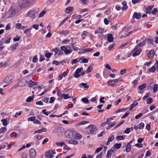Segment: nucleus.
I'll return each mask as SVG.
<instances>
[{
	"instance_id": "423d86ee",
	"label": "nucleus",
	"mask_w": 158,
	"mask_h": 158,
	"mask_svg": "<svg viewBox=\"0 0 158 158\" xmlns=\"http://www.w3.org/2000/svg\"><path fill=\"white\" fill-rule=\"evenodd\" d=\"M142 51L141 48H139L135 49V48L132 51V56L133 57H135L136 56L139 55L142 52Z\"/></svg>"
},
{
	"instance_id": "c03bdc74",
	"label": "nucleus",
	"mask_w": 158,
	"mask_h": 158,
	"mask_svg": "<svg viewBox=\"0 0 158 158\" xmlns=\"http://www.w3.org/2000/svg\"><path fill=\"white\" fill-rule=\"evenodd\" d=\"M81 101L82 102H84V103H88L89 101L88 99L87 98H82L81 99Z\"/></svg>"
},
{
	"instance_id": "c756f323",
	"label": "nucleus",
	"mask_w": 158,
	"mask_h": 158,
	"mask_svg": "<svg viewBox=\"0 0 158 158\" xmlns=\"http://www.w3.org/2000/svg\"><path fill=\"white\" fill-rule=\"evenodd\" d=\"M114 147H115L116 149H119L122 146V144L121 143H116L114 144L113 145Z\"/></svg>"
},
{
	"instance_id": "a211bd4d",
	"label": "nucleus",
	"mask_w": 158,
	"mask_h": 158,
	"mask_svg": "<svg viewBox=\"0 0 158 158\" xmlns=\"http://www.w3.org/2000/svg\"><path fill=\"white\" fill-rule=\"evenodd\" d=\"M155 53V52L153 50H151L148 53V56L150 58H152L154 56Z\"/></svg>"
},
{
	"instance_id": "412c9836",
	"label": "nucleus",
	"mask_w": 158,
	"mask_h": 158,
	"mask_svg": "<svg viewBox=\"0 0 158 158\" xmlns=\"http://www.w3.org/2000/svg\"><path fill=\"white\" fill-rule=\"evenodd\" d=\"M69 31H60V32H57L59 33V34L60 35H66L67 34H69Z\"/></svg>"
},
{
	"instance_id": "338daca9",
	"label": "nucleus",
	"mask_w": 158,
	"mask_h": 158,
	"mask_svg": "<svg viewBox=\"0 0 158 158\" xmlns=\"http://www.w3.org/2000/svg\"><path fill=\"white\" fill-rule=\"evenodd\" d=\"M157 9L156 8H154L152 12V13L154 15L157 12Z\"/></svg>"
},
{
	"instance_id": "4c0bfd02",
	"label": "nucleus",
	"mask_w": 158,
	"mask_h": 158,
	"mask_svg": "<svg viewBox=\"0 0 158 158\" xmlns=\"http://www.w3.org/2000/svg\"><path fill=\"white\" fill-rule=\"evenodd\" d=\"M1 121L3 125L6 126L7 125V120L6 119H4L2 120Z\"/></svg>"
},
{
	"instance_id": "2eb2a0df",
	"label": "nucleus",
	"mask_w": 158,
	"mask_h": 158,
	"mask_svg": "<svg viewBox=\"0 0 158 158\" xmlns=\"http://www.w3.org/2000/svg\"><path fill=\"white\" fill-rule=\"evenodd\" d=\"M133 17L137 19H138L141 18V14L140 13H138L136 12H135L133 14Z\"/></svg>"
},
{
	"instance_id": "8fccbe9b",
	"label": "nucleus",
	"mask_w": 158,
	"mask_h": 158,
	"mask_svg": "<svg viewBox=\"0 0 158 158\" xmlns=\"http://www.w3.org/2000/svg\"><path fill=\"white\" fill-rule=\"evenodd\" d=\"M38 60V58H37V56L35 55L32 59V62L34 63L36 62Z\"/></svg>"
},
{
	"instance_id": "4d7b16f0",
	"label": "nucleus",
	"mask_w": 158,
	"mask_h": 158,
	"mask_svg": "<svg viewBox=\"0 0 158 158\" xmlns=\"http://www.w3.org/2000/svg\"><path fill=\"white\" fill-rule=\"evenodd\" d=\"M143 115V114L141 113H139L138 114L135 116V119H138L139 118L142 117Z\"/></svg>"
},
{
	"instance_id": "1a4fd4ad",
	"label": "nucleus",
	"mask_w": 158,
	"mask_h": 158,
	"mask_svg": "<svg viewBox=\"0 0 158 158\" xmlns=\"http://www.w3.org/2000/svg\"><path fill=\"white\" fill-rule=\"evenodd\" d=\"M54 154L53 151L52 150H50L47 152L46 153L45 155L47 157V158H52V157H53V154Z\"/></svg>"
},
{
	"instance_id": "0e129e2a",
	"label": "nucleus",
	"mask_w": 158,
	"mask_h": 158,
	"mask_svg": "<svg viewBox=\"0 0 158 158\" xmlns=\"http://www.w3.org/2000/svg\"><path fill=\"white\" fill-rule=\"evenodd\" d=\"M102 149V147H99L97 148L95 152L98 153L101 151Z\"/></svg>"
},
{
	"instance_id": "864d4df0",
	"label": "nucleus",
	"mask_w": 158,
	"mask_h": 158,
	"mask_svg": "<svg viewBox=\"0 0 158 158\" xmlns=\"http://www.w3.org/2000/svg\"><path fill=\"white\" fill-rule=\"evenodd\" d=\"M33 123L34 124H39L40 125L41 124V123L40 121H39L37 119H35V120H34Z\"/></svg>"
},
{
	"instance_id": "ea45409f",
	"label": "nucleus",
	"mask_w": 158,
	"mask_h": 158,
	"mask_svg": "<svg viewBox=\"0 0 158 158\" xmlns=\"http://www.w3.org/2000/svg\"><path fill=\"white\" fill-rule=\"evenodd\" d=\"M61 97H64V99H66L70 98V97L67 94H63L61 95Z\"/></svg>"
},
{
	"instance_id": "13d9d810",
	"label": "nucleus",
	"mask_w": 158,
	"mask_h": 158,
	"mask_svg": "<svg viewBox=\"0 0 158 158\" xmlns=\"http://www.w3.org/2000/svg\"><path fill=\"white\" fill-rule=\"evenodd\" d=\"M135 146L138 148H141L143 147V144L141 143H136V144Z\"/></svg>"
},
{
	"instance_id": "a19ab883",
	"label": "nucleus",
	"mask_w": 158,
	"mask_h": 158,
	"mask_svg": "<svg viewBox=\"0 0 158 158\" xmlns=\"http://www.w3.org/2000/svg\"><path fill=\"white\" fill-rule=\"evenodd\" d=\"M116 139L118 141L119 140H122L124 139V138L123 136H118L116 137Z\"/></svg>"
},
{
	"instance_id": "393cba45",
	"label": "nucleus",
	"mask_w": 158,
	"mask_h": 158,
	"mask_svg": "<svg viewBox=\"0 0 158 158\" xmlns=\"http://www.w3.org/2000/svg\"><path fill=\"white\" fill-rule=\"evenodd\" d=\"M152 7L151 6H149L146 8V13L150 14L151 13V11L152 9Z\"/></svg>"
},
{
	"instance_id": "680f3d73",
	"label": "nucleus",
	"mask_w": 158,
	"mask_h": 158,
	"mask_svg": "<svg viewBox=\"0 0 158 158\" xmlns=\"http://www.w3.org/2000/svg\"><path fill=\"white\" fill-rule=\"evenodd\" d=\"M110 8H108L107 10L104 13L106 15H108L110 13Z\"/></svg>"
},
{
	"instance_id": "052dcab7",
	"label": "nucleus",
	"mask_w": 158,
	"mask_h": 158,
	"mask_svg": "<svg viewBox=\"0 0 158 158\" xmlns=\"http://www.w3.org/2000/svg\"><path fill=\"white\" fill-rule=\"evenodd\" d=\"M20 39V37L19 36H16V38H14L13 40L14 41H19Z\"/></svg>"
},
{
	"instance_id": "bb28decb",
	"label": "nucleus",
	"mask_w": 158,
	"mask_h": 158,
	"mask_svg": "<svg viewBox=\"0 0 158 158\" xmlns=\"http://www.w3.org/2000/svg\"><path fill=\"white\" fill-rule=\"evenodd\" d=\"M141 29V28H135L134 30H132L131 31L129 32L128 33V35L132 34L135 32L138 31H139Z\"/></svg>"
},
{
	"instance_id": "72a5a7b5",
	"label": "nucleus",
	"mask_w": 158,
	"mask_h": 158,
	"mask_svg": "<svg viewBox=\"0 0 158 158\" xmlns=\"http://www.w3.org/2000/svg\"><path fill=\"white\" fill-rule=\"evenodd\" d=\"M153 90L154 92H156L158 90V85L157 84H155L153 87Z\"/></svg>"
},
{
	"instance_id": "cd10ccee",
	"label": "nucleus",
	"mask_w": 158,
	"mask_h": 158,
	"mask_svg": "<svg viewBox=\"0 0 158 158\" xmlns=\"http://www.w3.org/2000/svg\"><path fill=\"white\" fill-rule=\"evenodd\" d=\"M69 143L70 144L76 145L78 143V142L77 140L71 139L69 140Z\"/></svg>"
},
{
	"instance_id": "58836bf2",
	"label": "nucleus",
	"mask_w": 158,
	"mask_h": 158,
	"mask_svg": "<svg viewBox=\"0 0 158 158\" xmlns=\"http://www.w3.org/2000/svg\"><path fill=\"white\" fill-rule=\"evenodd\" d=\"M152 98H149L147 100V104H150L153 102Z\"/></svg>"
},
{
	"instance_id": "39448f33",
	"label": "nucleus",
	"mask_w": 158,
	"mask_h": 158,
	"mask_svg": "<svg viewBox=\"0 0 158 158\" xmlns=\"http://www.w3.org/2000/svg\"><path fill=\"white\" fill-rule=\"evenodd\" d=\"M87 129L89 128V131L91 134H95L97 131L96 127L94 125H90L88 127L86 128Z\"/></svg>"
},
{
	"instance_id": "49530a36",
	"label": "nucleus",
	"mask_w": 158,
	"mask_h": 158,
	"mask_svg": "<svg viewBox=\"0 0 158 158\" xmlns=\"http://www.w3.org/2000/svg\"><path fill=\"white\" fill-rule=\"evenodd\" d=\"M46 11L45 10H43L41 12L39 15V17H43L44 14L46 13Z\"/></svg>"
},
{
	"instance_id": "bf43d9fd",
	"label": "nucleus",
	"mask_w": 158,
	"mask_h": 158,
	"mask_svg": "<svg viewBox=\"0 0 158 158\" xmlns=\"http://www.w3.org/2000/svg\"><path fill=\"white\" fill-rule=\"evenodd\" d=\"M23 82V81L22 79L18 83V86H23L24 85L22 84V83Z\"/></svg>"
},
{
	"instance_id": "ddd939ff",
	"label": "nucleus",
	"mask_w": 158,
	"mask_h": 158,
	"mask_svg": "<svg viewBox=\"0 0 158 158\" xmlns=\"http://www.w3.org/2000/svg\"><path fill=\"white\" fill-rule=\"evenodd\" d=\"M145 44V41H143L142 42L137 44L135 47V49L137 48H139L142 46H144Z\"/></svg>"
},
{
	"instance_id": "9d476101",
	"label": "nucleus",
	"mask_w": 158,
	"mask_h": 158,
	"mask_svg": "<svg viewBox=\"0 0 158 158\" xmlns=\"http://www.w3.org/2000/svg\"><path fill=\"white\" fill-rule=\"evenodd\" d=\"M29 153L31 158H35L36 155V153L34 149L32 148L30 150Z\"/></svg>"
},
{
	"instance_id": "774afa93",
	"label": "nucleus",
	"mask_w": 158,
	"mask_h": 158,
	"mask_svg": "<svg viewBox=\"0 0 158 158\" xmlns=\"http://www.w3.org/2000/svg\"><path fill=\"white\" fill-rule=\"evenodd\" d=\"M55 100V98L54 97H51L50 98L49 103H52Z\"/></svg>"
},
{
	"instance_id": "dca6fc26",
	"label": "nucleus",
	"mask_w": 158,
	"mask_h": 158,
	"mask_svg": "<svg viewBox=\"0 0 158 158\" xmlns=\"http://www.w3.org/2000/svg\"><path fill=\"white\" fill-rule=\"evenodd\" d=\"M73 7H68L66 9L65 12L66 13L69 14L71 12L73 11Z\"/></svg>"
},
{
	"instance_id": "a18cd8bd",
	"label": "nucleus",
	"mask_w": 158,
	"mask_h": 158,
	"mask_svg": "<svg viewBox=\"0 0 158 158\" xmlns=\"http://www.w3.org/2000/svg\"><path fill=\"white\" fill-rule=\"evenodd\" d=\"M150 72H154L156 70V68L155 66H153L151 68L149 69H148Z\"/></svg>"
},
{
	"instance_id": "c85d7f7f",
	"label": "nucleus",
	"mask_w": 158,
	"mask_h": 158,
	"mask_svg": "<svg viewBox=\"0 0 158 158\" xmlns=\"http://www.w3.org/2000/svg\"><path fill=\"white\" fill-rule=\"evenodd\" d=\"M55 144L58 146L62 147L63 145H65V143L63 142H56L55 143Z\"/></svg>"
},
{
	"instance_id": "9b49d317",
	"label": "nucleus",
	"mask_w": 158,
	"mask_h": 158,
	"mask_svg": "<svg viewBox=\"0 0 158 158\" xmlns=\"http://www.w3.org/2000/svg\"><path fill=\"white\" fill-rule=\"evenodd\" d=\"M12 79V77L11 76H7L5 78L4 81L6 83H8L9 84L10 83V82Z\"/></svg>"
},
{
	"instance_id": "69168bd1",
	"label": "nucleus",
	"mask_w": 158,
	"mask_h": 158,
	"mask_svg": "<svg viewBox=\"0 0 158 158\" xmlns=\"http://www.w3.org/2000/svg\"><path fill=\"white\" fill-rule=\"evenodd\" d=\"M36 104L37 105H43L44 103L42 101H39L36 102Z\"/></svg>"
},
{
	"instance_id": "de8ad7c7",
	"label": "nucleus",
	"mask_w": 158,
	"mask_h": 158,
	"mask_svg": "<svg viewBox=\"0 0 158 158\" xmlns=\"http://www.w3.org/2000/svg\"><path fill=\"white\" fill-rule=\"evenodd\" d=\"M72 51L71 50H68L67 49H66V50L64 51V53L66 55H69L70 54L71 52Z\"/></svg>"
},
{
	"instance_id": "6ab92c4d",
	"label": "nucleus",
	"mask_w": 158,
	"mask_h": 158,
	"mask_svg": "<svg viewBox=\"0 0 158 158\" xmlns=\"http://www.w3.org/2000/svg\"><path fill=\"white\" fill-rule=\"evenodd\" d=\"M108 41L109 42H112L113 41L114 38L112 35L111 34H109L107 36Z\"/></svg>"
},
{
	"instance_id": "603ef678",
	"label": "nucleus",
	"mask_w": 158,
	"mask_h": 158,
	"mask_svg": "<svg viewBox=\"0 0 158 158\" xmlns=\"http://www.w3.org/2000/svg\"><path fill=\"white\" fill-rule=\"evenodd\" d=\"M83 70V68L82 67H81L79 68H78L77 69L76 71H75L76 73H79L81 72V71Z\"/></svg>"
},
{
	"instance_id": "0eeeda50",
	"label": "nucleus",
	"mask_w": 158,
	"mask_h": 158,
	"mask_svg": "<svg viewBox=\"0 0 158 158\" xmlns=\"http://www.w3.org/2000/svg\"><path fill=\"white\" fill-rule=\"evenodd\" d=\"M119 81V79H113L110 81H109L108 82V84L111 87H114L116 85L115 83H117Z\"/></svg>"
},
{
	"instance_id": "aec40b11",
	"label": "nucleus",
	"mask_w": 158,
	"mask_h": 158,
	"mask_svg": "<svg viewBox=\"0 0 158 158\" xmlns=\"http://www.w3.org/2000/svg\"><path fill=\"white\" fill-rule=\"evenodd\" d=\"M138 104V103L137 102H134V103L132 104L129 109L130 110H131L132 109L135 107Z\"/></svg>"
},
{
	"instance_id": "37998d69",
	"label": "nucleus",
	"mask_w": 158,
	"mask_h": 158,
	"mask_svg": "<svg viewBox=\"0 0 158 158\" xmlns=\"http://www.w3.org/2000/svg\"><path fill=\"white\" fill-rule=\"evenodd\" d=\"M22 113L21 111H20L18 112H17L15 115L13 116V117L14 118H17L21 115Z\"/></svg>"
},
{
	"instance_id": "2f4dec72",
	"label": "nucleus",
	"mask_w": 158,
	"mask_h": 158,
	"mask_svg": "<svg viewBox=\"0 0 158 158\" xmlns=\"http://www.w3.org/2000/svg\"><path fill=\"white\" fill-rule=\"evenodd\" d=\"M93 51V49L90 48H86L84 49L82 51V53H85L88 52H90Z\"/></svg>"
},
{
	"instance_id": "5701e85b",
	"label": "nucleus",
	"mask_w": 158,
	"mask_h": 158,
	"mask_svg": "<svg viewBox=\"0 0 158 158\" xmlns=\"http://www.w3.org/2000/svg\"><path fill=\"white\" fill-rule=\"evenodd\" d=\"M104 31V29L99 27L98 29L95 31V34H97L99 33H102Z\"/></svg>"
},
{
	"instance_id": "79ce46f5",
	"label": "nucleus",
	"mask_w": 158,
	"mask_h": 158,
	"mask_svg": "<svg viewBox=\"0 0 158 158\" xmlns=\"http://www.w3.org/2000/svg\"><path fill=\"white\" fill-rule=\"evenodd\" d=\"M89 122L88 121H83L80 122H79L78 124V125H82L85 124L86 123H89Z\"/></svg>"
},
{
	"instance_id": "f3484780",
	"label": "nucleus",
	"mask_w": 158,
	"mask_h": 158,
	"mask_svg": "<svg viewBox=\"0 0 158 158\" xmlns=\"http://www.w3.org/2000/svg\"><path fill=\"white\" fill-rule=\"evenodd\" d=\"M15 27L17 29H23L25 28V27L22 26L20 23H17Z\"/></svg>"
},
{
	"instance_id": "7ed1b4c3",
	"label": "nucleus",
	"mask_w": 158,
	"mask_h": 158,
	"mask_svg": "<svg viewBox=\"0 0 158 158\" xmlns=\"http://www.w3.org/2000/svg\"><path fill=\"white\" fill-rule=\"evenodd\" d=\"M64 135L67 138H72L74 137V133L71 130H68L64 133Z\"/></svg>"
},
{
	"instance_id": "f8f14e48",
	"label": "nucleus",
	"mask_w": 158,
	"mask_h": 158,
	"mask_svg": "<svg viewBox=\"0 0 158 158\" xmlns=\"http://www.w3.org/2000/svg\"><path fill=\"white\" fill-rule=\"evenodd\" d=\"M114 139V135H110L108 138V141L106 143V145L110 144L109 142H112Z\"/></svg>"
},
{
	"instance_id": "20e7f679",
	"label": "nucleus",
	"mask_w": 158,
	"mask_h": 158,
	"mask_svg": "<svg viewBox=\"0 0 158 158\" xmlns=\"http://www.w3.org/2000/svg\"><path fill=\"white\" fill-rule=\"evenodd\" d=\"M7 14L9 15V17H12L15 16L16 14V10L12 7H11L7 12Z\"/></svg>"
},
{
	"instance_id": "a878e982",
	"label": "nucleus",
	"mask_w": 158,
	"mask_h": 158,
	"mask_svg": "<svg viewBox=\"0 0 158 158\" xmlns=\"http://www.w3.org/2000/svg\"><path fill=\"white\" fill-rule=\"evenodd\" d=\"M79 85L80 87H81V86H82L84 87V88L86 89H88L89 87V85H88L87 83H82L81 84H80Z\"/></svg>"
},
{
	"instance_id": "09e8293b",
	"label": "nucleus",
	"mask_w": 158,
	"mask_h": 158,
	"mask_svg": "<svg viewBox=\"0 0 158 158\" xmlns=\"http://www.w3.org/2000/svg\"><path fill=\"white\" fill-rule=\"evenodd\" d=\"M59 48H56L53 49L52 50V52H54L55 53L54 54V56H55L58 53V51H59Z\"/></svg>"
},
{
	"instance_id": "f257e3e1",
	"label": "nucleus",
	"mask_w": 158,
	"mask_h": 158,
	"mask_svg": "<svg viewBox=\"0 0 158 158\" xmlns=\"http://www.w3.org/2000/svg\"><path fill=\"white\" fill-rule=\"evenodd\" d=\"M37 15V12L33 9L29 10L27 14V16L33 19H35Z\"/></svg>"
},
{
	"instance_id": "5fc2aeb1",
	"label": "nucleus",
	"mask_w": 158,
	"mask_h": 158,
	"mask_svg": "<svg viewBox=\"0 0 158 158\" xmlns=\"http://www.w3.org/2000/svg\"><path fill=\"white\" fill-rule=\"evenodd\" d=\"M32 27L35 29L36 30H37L39 29V25L37 24H33L32 26Z\"/></svg>"
},
{
	"instance_id": "f704fd0d",
	"label": "nucleus",
	"mask_w": 158,
	"mask_h": 158,
	"mask_svg": "<svg viewBox=\"0 0 158 158\" xmlns=\"http://www.w3.org/2000/svg\"><path fill=\"white\" fill-rule=\"evenodd\" d=\"M34 98V95L32 96L31 97H28L26 99V101L27 102H31Z\"/></svg>"
},
{
	"instance_id": "e2e57ef3",
	"label": "nucleus",
	"mask_w": 158,
	"mask_h": 158,
	"mask_svg": "<svg viewBox=\"0 0 158 158\" xmlns=\"http://www.w3.org/2000/svg\"><path fill=\"white\" fill-rule=\"evenodd\" d=\"M52 54L50 53H45V56L47 58H49L51 57Z\"/></svg>"
},
{
	"instance_id": "4be33fe9",
	"label": "nucleus",
	"mask_w": 158,
	"mask_h": 158,
	"mask_svg": "<svg viewBox=\"0 0 158 158\" xmlns=\"http://www.w3.org/2000/svg\"><path fill=\"white\" fill-rule=\"evenodd\" d=\"M29 82L30 83L28 84V86L29 87H31L33 85H37L38 84L37 82H34L32 81L31 80H30Z\"/></svg>"
},
{
	"instance_id": "473e14b6",
	"label": "nucleus",
	"mask_w": 158,
	"mask_h": 158,
	"mask_svg": "<svg viewBox=\"0 0 158 158\" xmlns=\"http://www.w3.org/2000/svg\"><path fill=\"white\" fill-rule=\"evenodd\" d=\"M46 111L47 110L46 109H43L42 110L43 113L46 116L48 115L49 114L51 113V112L50 111L46 112Z\"/></svg>"
},
{
	"instance_id": "3c124183",
	"label": "nucleus",
	"mask_w": 158,
	"mask_h": 158,
	"mask_svg": "<svg viewBox=\"0 0 158 158\" xmlns=\"http://www.w3.org/2000/svg\"><path fill=\"white\" fill-rule=\"evenodd\" d=\"M35 116H33L28 118V121H33V122L35 120Z\"/></svg>"
},
{
	"instance_id": "4468645a",
	"label": "nucleus",
	"mask_w": 158,
	"mask_h": 158,
	"mask_svg": "<svg viewBox=\"0 0 158 158\" xmlns=\"http://www.w3.org/2000/svg\"><path fill=\"white\" fill-rule=\"evenodd\" d=\"M47 131V130L45 128L43 127L40 129L35 131L34 134L39 133L42 132H46Z\"/></svg>"
},
{
	"instance_id": "6e6552de",
	"label": "nucleus",
	"mask_w": 158,
	"mask_h": 158,
	"mask_svg": "<svg viewBox=\"0 0 158 158\" xmlns=\"http://www.w3.org/2000/svg\"><path fill=\"white\" fill-rule=\"evenodd\" d=\"M134 139H133L132 140L130 141L126 145V148L125 149V151L127 152H128L131 151V144L132 143V142L134 141Z\"/></svg>"
},
{
	"instance_id": "f03ea898",
	"label": "nucleus",
	"mask_w": 158,
	"mask_h": 158,
	"mask_svg": "<svg viewBox=\"0 0 158 158\" xmlns=\"http://www.w3.org/2000/svg\"><path fill=\"white\" fill-rule=\"evenodd\" d=\"M31 0H22L19 4L20 7L24 8L27 7L30 4Z\"/></svg>"
},
{
	"instance_id": "b1692460",
	"label": "nucleus",
	"mask_w": 158,
	"mask_h": 158,
	"mask_svg": "<svg viewBox=\"0 0 158 158\" xmlns=\"http://www.w3.org/2000/svg\"><path fill=\"white\" fill-rule=\"evenodd\" d=\"M82 137V136L79 133L74 134V138L77 139H80Z\"/></svg>"
},
{
	"instance_id": "c9c22d12",
	"label": "nucleus",
	"mask_w": 158,
	"mask_h": 158,
	"mask_svg": "<svg viewBox=\"0 0 158 158\" xmlns=\"http://www.w3.org/2000/svg\"><path fill=\"white\" fill-rule=\"evenodd\" d=\"M146 87V84L145 83H143L142 85H140L139 87V88L141 90H142L144 88H145Z\"/></svg>"
},
{
	"instance_id": "6e6d98bb",
	"label": "nucleus",
	"mask_w": 158,
	"mask_h": 158,
	"mask_svg": "<svg viewBox=\"0 0 158 158\" xmlns=\"http://www.w3.org/2000/svg\"><path fill=\"white\" fill-rule=\"evenodd\" d=\"M80 60L81 59L82 62L83 63H87L88 62V60L85 58H81L80 59Z\"/></svg>"
},
{
	"instance_id": "7c9ffc66",
	"label": "nucleus",
	"mask_w": 158,
	"mask_h": 158,
	"mask_svg": "<svg viewBox=\"0 0 158 158\" xmlns=\"http://www.w3.org/2000/svg\"><path fill=\"white\" fill-rule=\"evenodd\" d=\"M7 131V129L6 127H2L0 129V134L1 133H5Z\"/></svg>"
},
{
	"instance_id": "e433bc0d",
	"label": "nucleus",
	"mask_w": 158,
	"mask_h": 158,
	"mask_svg": "<svg viewBox=\"0 0 158 158\" xmlns=\"http://www.w3.org/2000/svg\"><path fill=\"white\" fill-rule=\"evenodd\" d=\"M144 126V124L143 123H141L139 125H138V128L139 129H143Z\"/></svg>"
}]
</instances>
